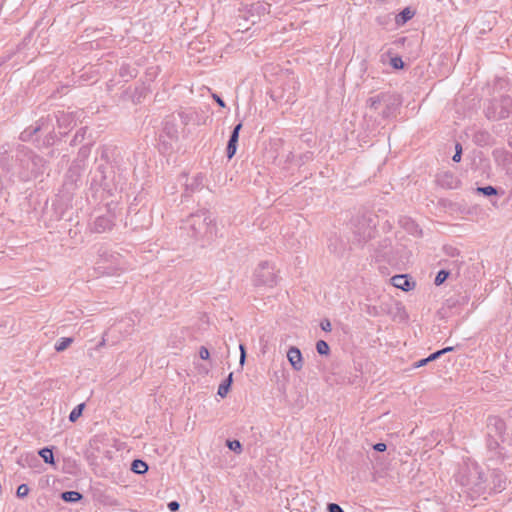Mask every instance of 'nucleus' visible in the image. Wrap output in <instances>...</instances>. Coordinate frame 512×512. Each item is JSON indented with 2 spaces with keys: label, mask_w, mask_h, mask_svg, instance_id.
<instances>
[{
  "label": "nucleus",
  "mask_w": 512,
  "mask_h": 512,
  "mask_svg": "<svg viewBox=\"0 0 512 512\" xmlns=\"http://www.w3.org/2000/svg\"><path fill=\"white\" fill-rule=\"evenodd\" d=\"M0 167L10 177L26 182L44 172L45 160L24 145L0 147Z\"/></svg>",
  "instance_id": "f257e3e1"
},
{
  "label": "nucleus",
  "mask_w": 512,
  "mask_h": 512,
  "mask_svg": "<svg viewBox=\"0 0 512 512\" xmlns=\"http://www.w3.org/2000/svg\"><path fill=\"white\" fill-rule=\"evenodd\" d=\"M90 185L98 191L102 189L112 195L122 184V177L116 173V170L109 164L108 149H100V160L90 171Z\"/></svg>",
  "instance_id": "f03ea898"
},
{
  "label": "nucleus",
  "mask_w": 512,
  "mask_h": 512,
  "mask_svg": "<svg viewBox=\"0 0 512 512\" xmlns=\"http://www.w3.org/2000/svg\"><path fill=\"white\" fill-rule=\"evenodd\" d=\"M195 241L203 244L213 240L216 235V224L212 214L207 210L192 213L182 227Z\"/></svg>",
  "instance_id": "7ed1b4c3"
},
{
  "label": "nucleus",
  "mask_w": 512,
  "mask_h": 512,
  "mask_svg": "<svg viewBox=\"0 0 512 512\" xmlns=\"http://www.w3.org/2000/svg\"><path fill=\"white\" fill-rule=\"evenodd\" d=\"M99 260L97 261V269L105 274H114L122 269L123 258L115 251L107 247H101L98 250Z\"/></svg>",
  "instance_id": "20e7f679"
},
{
  "label": "nucleus",
  "mask_w": 512,
  "mask_h": 512,
  "mask_svg": "<svg viewBox=\"0 0 512 512\" xmlns=\"http://www.w3.org/2000/svg\"><path fill=\"white\" fill-rule=\"evenodd\" d=\"M512 114V98L508 95L495 98L485 108V115L490 120H501Z\"/></svg>",
  "instance_id": "39448f33"
},
{
  "label": "nucleus",
  "mask_w": 512,
  "mask_h": 512,
  "mask_svg": "<svg viewBox=\"0 0 512 512\" xmlns=\"http://www.w3.org/2000/svg\"><path fill=\"white\" fill-rule=\"evenodd\" d=\"M254 284L265 287H273L277 284V274L271 263L265 261L259 264L254 272Z\"/></svg>",
  "instance_id": "423d86ee"
},
{
  "label": "nucleus",
  "mask_w": 512,
  "mask_h": 512,
  "mask_svg": "<svg viewBox=\"0 0 512 512\" xmlns=\"http://www.w3.org/2000/svg\"><path fill=\"white\" fill-rule=\"evenodd\" d=\"M506 430V424L503 419L498 416H490L487 420V434L490 438L498 437L501 442H504V432Z\"/></svg>",
  "instance_id": "0eeeda50"
},
{
  "label": "nucleus",
  "mask_w": 512,
  "mask_h": 512,
  "mask_svg": "<svg viewBox=\"0 0 512 512\" xmlns=\"http://www.w3.org/2000/svg\"><path fill=\"white\" fill-rule=\"evenodd\" d=\"M375 224L372 223L371 219L363 217L358 221L355 227L354 234L359 242L367 241L373 237Z\"/></svg>",
  "instance_id": "6e6552de"
},
{
  "label": "nucleus",
  "mask_w": 512,
  "mask_h": 512,
  "mask_svg": "<svg viewBox=\"0 0 512 512\" xmlns=\"http://www.w3.org/2000/svg\"><path fill=\"white\" fill-rule=\"evenodd\" d=\"M114 226V216L108 212L94 219L90 225V230L95 233H104L110 231Z\"/></svg>",
  "instance_id": "1a4fd4ad"
},
{
  "label": "nucleus",
  "mask_w": 512,
  "mask_h": 512,
  "mask_svg": "<svg viewBox=\"0 0 512 512\" xmlns=\"http://www.w3.org/2000/svg\"><path fill=\"white\" fill-rule=\"evenodd\" d=\"M58 128L61 134H67V132L76 125V116L74 112L58 111L55 114Z\"/></svg>",
  "instance_id": "9d476101"
},
{
  "label": "nucleus",
  "mask_w": 512,
  "mask_h": 512,
  "mask_svg": "<svg viewBox=\"0 0 512 512\" xmlns=\"http://www.w3.org/2000/svg\"><path fill=\"white\" fill-rule=\"evenodd\" d=\"M90 155V147L83 146L79 149L77 158L74 160L69 172L77 176L85 169L86 160Z\"/></svg>",
  "instance_id": "9b49d317"
},
{
  "label": "nucleus",
  "mask_w": 512,
  "mask_h": 512,
  "mask_svg": "<svg viewBox=\"0 0 512 512\" xmlns=\"http://www.w3.org/2000/svg\"><path fill=\"white\" fill-rule=\"evenodd\" d=\"M241 128H242V123H238L237 125L234 126V128L231 132L230 138L228 140L227 148H226V154H227L228 159H231L236 153L237 143L239 140V133H240Z\"/></svg>",
  "instance_id": "f8f14e48"
},
{
  "label": "nucleus",
  "mask_w": 512,
  "mask_h": 512,
  "mask_svg": "<svg viewBox=\"0 0 512 512\" xmlns=\"http://www.w3.org/2000/svg\"><path fill=\"white\" fill-rule=\"evenodd\" d=\"M287 359L295 371H300L303 368V357L301 351L292 346L287 351Z\"/></svg>",
  "instance_id": "ddd939ff"
},
{
  "label": "nucleus",
  "mask_w": 512,
  "mask_h": 512,
  "mask_svg": "<svg viewBox=\"0 0 512 512\" xmlns=\"http://www.w3.org/2000/svg\"><path fill=\"white\" fill-rule=\"evenodd\" d=\"M391 283L394 287L403 291H410L415 287V282L411 281L407 275L400 274L391 278Z\"/></svg>",
  "instance_id": "4468645a"
},
{
  "label": "nucleus",
  "mask_w": 512,
  "mask_h": 512,
  "mask_svg": "<svg viewBox=\"0 0 512 512\" xmlns=\"http://www.w3.org/2000/svg\"><path fill=\"white\" fill-rule=\"evenodd\" d=\"M500 441H501V439L498 437H495V438L488 437V440H487L488 449L491 452H494L495 456L499 457V458L503 457L505 454L504 448L500 446Z\"/></svg>",
  "instance_id": "2eb2a0df"
},
{
  "label": "nucleus",
  "mask_w": 512,
  "mask_h": 512,
  "mask_svg": "<svg viewBox=\"0 0 512 512\" xmlns=\"http://www.w3.org/2000/svg\"><path fill=\"white\" fill-rule=\"evenodd\" d=\"M439 183L442 186H445L449 189L456 188L458 185V180L451 173H444L439 179Z\"/></svg>",
  "instance_id": "dca6fc26"
},
{
  "label": "nucleus",
  "mask_w": 512,
  "mask_h": 512,
  "mask_svg": "<svg viewBox=\"0 0 512 512\" xmlns=\"http://www.w3.org/2000/svg\"><path fill=\"white\" fill-rule=\"evenodd\" d=\"M233 382V373L231 372L227 378L219 385L217 394L224 398L228 394L231 384Z\"/></svg>",
  "instance_id": "f3484780"
},
{
  "label": "nucleus",
  "mask_w": 512,
  "mask_h": 512,
  "mask_svg": "<svg viewBox=\"0 0 512 512\" xmlns=\"http://www.w3.org/2000/svg\"><path fill=\"white\" fill-rule=\"evenodd\" d=\"M472 469L474 474L467 477L465 481H463V485H478L482 482V474L478 472V466L476 464L472 465Z\"/></svg>",
  "instance_id": "a211bd4d"
},
{
  "label": "nucleus",
  "mask_w": 512,
  "mask_h": 512,
  "mask_svg": "<svg viewBox=\"0 0 512 512\" xmlns=\"http://www.w3.org/2000/svg\"><path fill=\"white\" fill-rule=\"evenodd\" d=\"M415 12L413 10H411L410 8H405L403 9L397 16H396V23L398 25H403L405 24L407 21H409L413 16H414Z\"/></svg>",
  "instance_id": "6ab92c4d"
},
{
  "label": "nucleus",
  "mask_w": 512,
  "mask_h": 512,
  "mask_svg": "<svg viewBox=\"0 0 512 512\" xmlns=\"http://www.w3.org/2000/svg\"><path fill=\"white\" fill-rule=\"evenodd\" d=\"M131 470L136 473V474H144L147 472L148 470V465L146 462L140 460V459H136L132 462V465H131Z\"/></svg>",
  "instance_id": "aec40b11"
},
{
  "label": "nucleus",
  "mask_w": 512,
  "mask_h": 512,
  "mask_svg": "<svg viewBox=\"0 0 512 512\" xmlns=\"http://www.w3.org/2000/svg\"><path fill=\"white\" fill-rule=\"evenodd\" d=\"M65 502L75 503L82 499V494L78 491H65L61 494Z\"/></svg>",
  "instance_id": "412c9836"
},
{
  "label": "nucleus",
  "mask_w": 512,
  "mask_h": 512,
  "mask_svg": "<svg viewBox=\"0 0 512 512\" xmlns=\"http://www.w3.org/2000/svg\"><path fill=\"white\" fill-rule=\"evenodd\" d=\"M46 120L45 119H40V124H37V126H35L31 131L29 130H25L21 133V139L22 140H27L28 137L32 136V134H35L37 133L38 131H40L41 129H43L46 125Z\"/></svg>",
  "instance_id": "4be33fe9"
},
{
  "label": "nucleus",
  "mask_w": 512,
  "mask_h": 512,
  "mask_svg": "<svg viewBox=\"0 0 512 512\" xmlns=\"http://www.w3.org/2000/svg\"><path fill=\"white\" fill-rule=\"evenodd\" d=\"M385 95L384 94H379V95H376V96H373V97H370L367 101V104H368V107L370 109H378L379 105L385 100Z\"/></svg>",
  "instance_id": "5701e85b"
},
{
  "label": "nucleus",
  "mask_w": 512,
  "mask_h": 512,
  "mask_svg": "<svg viewBox=\"0 0 512 512\" xmlns=\"http://www.w3.org/2000/svg\"><path fill=\"white\" fill-rule=\"evenodd\" d=\"M73 342V339L70 338V337H63V338H60L56 344H55V350L57 352H62L64 351L65 349H67L70 344Z\"/></svg>",
  "instance_id": "b1692460"
},
{
  "label": "nucleus",
  "mask_w": 512,
  "mask_h": 512,
  "mask_svg": "<svg viewBox=\"0 0 512 512\" xmlns=\"http://www.w3.org/2000/svg\"><path fill=\"white\" fill-rule=\"evenodd\" d=\"M39 455L42 457V459L44 460L45 463H48V464L54 463V456H53L52 449H50L48 447L42 448L39 451Z\"/></svg>",
  "instance_id": "393cba45"
},
{
  "label": "nucleus",
  "mask_w": 512,
  "mask_h": 512,
  "mask_svg": "<svg viewBox=\"0 0 512 512\" xmlns=\"http://www.w3.org/2000/svg\"><path fill=\"white\" fill-rule=\"evenodd\" d=\"M85 407V404L84 403H81L79 405H77L70 413L69 415V420L71 422H75L81 415H82V412H83V409Z\"/></svg>",
  "instance_id": "a878e982"
},
{
  "label": "nucleus",
  "mask_w": 512,
  "mask_h": 512,
  "mask_svg": "<svg viewBox=\"0 0 512 512\" xmlns=\"http://www.w3.org/2000/svg\"><path fill=\"white\" fill-rule=\"evenodd\" d=\"M316 350L320 355H328L330 352V347L326 341L318 340L316 343Z\"/></svg>",
  "instance_id": "bb28decb"
},
{
  "label": "nucleus",
  "mask_w": 512,
  "mask_h": 512,
  "mask_svg": "<svg viewBox=\"0 0 512 512\" xmlns=\"http://www.w3.org/2000/svg\"><path fill=\"white\" fill-rule=\"evenodd\" d=\"M477 192L485 196H493L497 194V189L493 186L478 187Z\"/></svg>",
  "instance_id": "cd10ccee"
},
{
  "label": "nucleus",
  "mask_w": 512,
  "mask_h": 512,
  "mask_svg": "<svg viewBox=\"0 0 512 512\" xmlns=\"http://www.w3.org/2000/svg\"><path fill=\"white\" fill-rule=\"evenodd\" d=\"M227 446L230 450L234 451L237 454L242 452V444L238 440H228Z\"/></svg>",
  "instance_id": "c85d7f7f"
},
{
  "label": "nucleus",
  "mask_w": 512,
  "mask_h": 512,
  "mask_svg": "<svg viewBox=\"0 0 512 512\" xmlns=\"http://www.w3.org/2000/svg\"><path fill=\"white\" fill-rule=\"evenodd\" d=\"M449 272L446 270H440L434 280L435 285L439 286L445 282V280L448 278Z\"/></svg>",
  "instance_id": "c756f323"
},
{
  "label": "nucleus",
  "mask_w": 512,
  "mask_h": 512,
  "mask_svg": "<svg viewBox=\"0 0 512 512\" xmlns=\"http://www.w3.org/2000/svg\"><path fill=\"white\" fill-rule=\"evenodd\" d=\"M390 65L395 69H401L404 66V62L401 57L395 56L391 58Z\"/></svg>",
  "instance_id": "7c9ffc66"
},
{
  "label": "nucleus",
  "mask_w": 512,
  "mask_h": 512,
  "mask_svg": "<svg viewBox=\"0 0 512 512\" xmlns=\"http://www.w3.org/2000/svg\"><path fill=\"white\" fill-rule=\"evenodd\" d=\"M28 493H29L28 485L21 484L18 486L16 494L19 498H24L25 496L28 495Z\"/></svg>",
  "instance_id": "2f4dec72"
},
{
  "label": "nucleus",
  "mask_w": 512,
  "mask_h": 512,
  "mask_svg": "<svg viewBox=\"0 0 512 512\" xmlns=\"http://www.w3.org/2000/svg\"><path fill=\"white\" fill-rule=\"evenodd\" d=\"M462 155V145L460 143H456L455 145V154L452 157L454 162H460Z\"/></svg>",
  "instance_id": "473e14b6"
},
{
  "label": "nucleus",
  "mask_w": 512,
  "mask_h": 512,
  "mask_svg": "<svg viewBox=\"0 0 512 512\" xmlns=\"http://www.w3.org/2000/svg\"><path fill=\"white\" fill-rule=\"evenodd\" d=\"M329 249L333 251L336 254H342L344 252V245L341 244L340 247H338L336 244L332 242V239L330 240Z\"/></svg>",
  "instance_id": "72a5a7b5"
},
{
  "label": "nucleus",
  "mask_w": 512,
  "mask_h": 512,
  "mask_svg": "<svg viewBox=\"0 0 512 512\" xmlns=\"http://www.w3.org/2000/svg\"><path fill=\"white\" fill-rule=\"evenodd\" d=\"M201 185H202V177L196 176L194 179V182L190 185H187V188L190 187L191 190L194 191L195 189L199 188Z\"/></svg>",
  "instance_id": "f704fd0d"
},
{
  "label": "nucleus",
  "mask_w": 512,
  "mask_h": 512,
  "mask_svg": "<svg viewBox=\"0 0 512 512\" xmlns=\"http://www.w3.org/2000/svg\"><path fill=\"white\" fill-rule=\"evenodd\" d=\"M328 512H344L342 507L336 503H329L327 506Z\"/></svg>",
  "instance_id": "c9c22d12"
},
{
  "label": "nucleus",
  "mask_w": 512,
  "mask_h": 512,
  "mask_svg": "<svg viewBox=\"0 0 512 512\" xmlns=\"http://www.w3.org/2000/svg\"><path fill=\"white\" fill-rule=\"evenodd\" d=\"M239 349H240V360H239V363H240L241 366H243L244 363H245V360H246L245 346L243 344H240L239 345Z\"/></svg>",
  "instance_id": "e433bc0d"
},
{
  "label": "nucleus",
  "mask_w": 512,
  "mask_h": 512,
  "mask_svg": "<svg viewBox=\"0 0 512 512\" xmlns=\"http://www.w3.org/2000/svg\"><path fill=\"white\" fill-rule=\"evenodd\" d=\"M320 327L325 332L331 331V323H330V321L328 319L322 320L321 323H320Z\"/></svg>",
  "instance_id": "4c0bfd02"
},
{
  "label": "nucleus",
  "mask_w": 512,
  "mask_h": 512,
  "mask_svg": "<svg viewBox=\"0 0 512 512\" xmlns=\"http://www.w3.org/2000/svg\"><path fill=\"white\" fill-rule=\"evenodd\" d=\"M199 356L201 359L207 360L210 356L209 350L206 347L202 346L199 351Z\"/></svg>",
  "instance_id": "58836bf2"
},
{
  "label": "nucleus",
  "mask_w": 512,
  "mask_h": 512,
  "mask_svg": "<svg viewBox=\"0 0 512 512\" xmlns=\"http://www.w3.org/2000/svg\"><path fill=\"white\" fill-rule=\"evenodd\" d=\"M180 504L177 501H171L168 503V508L172 512H176L179 510Z\"/></svg>",
  "instance_id": "ea45409f"
},
{
  "label": "nucleus",
  "mask_w": 512,
  "mask_h": 512,
  "mask_svg": "<svg viewBox=\"0 0 512 512\" xmlns=\"http://www.w3.org/2000/svg\"><path fill=\"white\" fill-rule=\"evenodd\" d=\"M374 450L378 451V452H384L386 449H387V446L385 443H377L373 446Z\"/></svg>",
  "instance_id": "a19ab883"
},
{
  "label": "nucleus",
  "mask_w": 512,
  "mask_h": 512,
  "mask_svg": "<svg viewBox=\"0 0 512 512\" xmlns=\"http://www.w3.org/2000/svg\"><path fill=\"white\" fill-rule=\"evenodd\" d=\"M429 362H430V360H428V357H427V358H424V359H421V360L417 361V362L414 364V367L419 368V367L425 366V365H426V364H428Z\"/></svg>",
  "instance_id": "79ce46f5"
},
{
  "label": "nucleus",
  "mask_w": 512,
  "mask_h": 512,
  "mask_svg": "<svg viewBox=\"0 0 512 512\" xmlns=\"http://www.w3.org/2000/svg\"><path fill=\"white\" fill-rule=\"evenodd\" d=\"M213 99L217 102V104L220 107H225V102L223 101V99L220 96H218L217 94H213Z\"/></svg>",
  "instance_id": "37998d69"
},
{
  "label": "nucleus",
  "mask_w": 512,
  "mask_h": 512,
  "mask_svg": "<svg viewBox=\"0 0 512 512\" xmlns=\"http://www.w3.org/2000/svg\"><path fill=\"white\" fill-rule=\"evenodd\" d=\"M440 356H442V354H441V352L438 350V351H436V352H434V353L430 354V355L428 356V360H430V362H431V361H434V360L438 359Z\"/></svg>",
  "instance_id": "c03bdc74"
},
{
  "label": "nucleus",
  "mask_w": 512,
  "mask_h": 512,
  "mask_svg": "<svg viewBox=\"0 0 512 512\" xmlns=\"http://www.w3.org/2000/svg\"><path fill=\"white\" fill-rule=\"evenodd\" d=\"M367 313L371 316L378 315V311L376 307H368Z\"/></svg>",
  "instance_id": "a18cd8bd"
},
{
  "label": "nucleus",
  "mask_w": 512,
  "mask_h": 512,
  "mask_svg": "<svg viewBox=\"0 0 512 512\" xmlns=\"http://www.w3.org/2000/svg\"><path fill=\"white\" fill-rule=\"evenodd\" d=\"M453 347H446V348H443L441 350H439L441 352L442 355H444L445 353L447 352H450V351H453Z\"/></svg>",
  "instance_id": "49530a36"
},
{
  "label": "nucleus",
  "mask_w": 512,
  "mask_h": 512,
  "mask_svg": "<svg viewBox=\"0 0 512 512\" xmlns=\"http://www.w3.org/2000/svg\"><path fill=\"white\" fill-rule=\"evenodd\" d=\"M79 137L83 138V133L80 134V132H77L74 136L73 142L75 143L77 140H79Z\"/></svg>",
  "instance_id": "de8ad7c7"
},
{
  "label": "nucleus",
  "mask_w": 512,
  "mask_h": 512,
  "mask_svg": "<svg viewBox=\"0 0 512 512\" xmlns=\"http://www.w3.org/2000/svg\"><path fill=\"white\" fill-rule=\"evenodd\" d=\"M120 75L124 76L123 68H121Z\"/></svg>",
  "instance_id": "09e8293b"
},
{
  "label": "nucleus",
  "mask_w": 512,
  "mask_h": 512,
  "mask_svg": "<svg viewBox=\"0 0 512 512\" xmlns=\"http://www.w3.org/2000/svg\"><path fill=\"white\" fill-rule=\"evenodd\" d=\"M383 116H384V117H387V116H388V113H386V111H383Z\"/></svg>",
  "instance_id": "8fccbe9b"
},
{
  "label": "nucleus",
  "mask_w": 512,
  "mask_h": 512,
  "mask_svg": "<svg viewBox=\"0 0 512 512\" xmlns=\"http://www.w3.org/2000/svg\"><path fill=\"white\" fill-rule=\"evenodd\" d=\"M104 345V340L102 342H100L99 346H103Z\"/></svg>",
  "instance_id": "3c124183"
},
{
  "label": "nucleus",
  "mask_w": 512,
  "mask_h": 512,
  "mask_svg": "<svg viewBox=\"0 0 512 512\" xmlns=\"http://www.w3.org/2000/svg\"><path fill=\"white\" fill-rule=\"evenodd\" d=\"M508 159H509V160H512V155H509V156H508Z\"/></svg>",
  "instance_id": "603ef678"
}]
</instances>
